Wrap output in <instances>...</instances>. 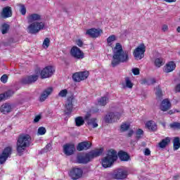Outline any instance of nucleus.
Segmentation results:
<instances>
[{"instance_id":"obj_1","label":"nucleus","mask_w":180,"mask_h":180,"mask_svg":"<svg viewBox=\"0 0 180 180\" xmlns=\"http://www.w3.org/2000/svg\"><path fill=\"white\" fill-rule=\"evenodd\" d=\"M130 60L129 51H124L120 43H117L112 48V60L111 62L112 67H117L122 63H127Z\"/></svg>"},{"instance_id":"obj_2","label":"nucleus","mask_w":180,"mask_h":180,"mask_svg":"<svg viewBox=\"0 0 180 180\" xmlns=\"http://www.w3.org/2000/svg\"><path fill=\"white\" fill-rule=\"evenodd\" d=\"M27 22L30 24L27 27V32L30 34H36L40 30H44L46 25L41 20V15L38 13H31L27 17Z\"/></svg>"},{"instance_id":"obj_3","label":"nucleus","mask_w":180,"mask_h":180,"mask_svg":"<svg viewBox=\"0 0 180 180\" xmlns=\"http://www.w3.org/2000/svg\"><path fill=\"white\" fill-rule=\"evenodd\" d=\"M32 137L29 134H21L18 136L16 143V150L18 155H23L26 148L30 146Z\"/></svg>"},{"instance_id":"obj_4","label":"nucleus","mask_w":180,"mask_h":180,"mask_svg":"<svg viewBox=\"0 0 180 180\" xmlns=\"http://www.w3.org/2000/svg\"><path fill=\"white\" fill-rule=\"evenodd\" d=\"M116 160H117V152L115 150H110L107 156L102 160V166L103 168H109V167H112Z\"/></svg>"},{"instance_id":"obj_5","label":"nucleus","mask_w":180,"mask_h":180,"mask_svg":"<svg viewBox=\"0 0 180 180\" xmlns=\"http://www.w3.org/2000/svg\"><path fill=\"white\" fill-rule=\"evenodd\" d=\"M146 53V45L141 44L136 48L133 52V56L135 60H141L144 58V53Z\"/></svg>"},{"instance_id":"obj_6","label":"nucleus","mask_w":180,"mask_h":180,"mask_svg":"<svg viewBox=\"0 0 180 180\" xmlns=\"http://www.w3.org/2000/svg\"><path fill=\"white\" fill-rule=\"evenodd\" d=\"M56 70L53 66H46L44 69L41 70L40 72V76L42 79L46 78H50L54 74Z\"/></svg>"},{"instance_id":"obj_7","label":"nucleus","mask_w":180,"mask_h":180,"mask_svg":"<svg viewBox=\"0 0 180 180\" xmlns=\"http://www.w3.org/2000/svg\"><path fill=\"white\" fill-rule=\"evenodd\" d=\"M88 77H89V72L87 70L76 72L72 75V78L76 82H81V81H85V79H86Z\"/></svg>"},{"instance_id":"obj_8","label":"nucleus","mask_w":180,"mask_h":180,"mask_svg":"<svg viewBox=\"0 0 180 180\" xmlns=\"http://www.w3.org/2000/svg\"><path fill=\"white\" fill-rule=\"evenodd\" d=\"M129 175L127 170L124 169H117L115 170L112 176L113 179H126Z\"/></svg>"},{"instance_id":"obj_9","label":"nucleus","mask_w":180,"mask_h":180,"mask_svg":"<svg viewBox=\"0 0 180 180\" xmlns=\"http://www.w3.org/2000/svg\"><path fill=\"white\" fill-rule=\"evenodd\" d=\"M122 113L120 112H110L105 117V123H113L117 122L120 119Z\"/></svg>"},{"instance_id":"obj_10","label":"nucleus","mask_w":180,"mask_h":180,"mask_svg":"<svg viewBox=\"0 0 180 180\" xmlns=\"http://www.w3.org/2000/svg\"><path fill=\"white\" fill-rule=\"evenodd\" d=\"M70 54L76 60H82L85 57L84 52L78 46H73L70 50Z\"/></svg>"},{"instance_id":"obj_11","label":"nucleus","mask_w":180,"mask_h":180,"mask_svg":"<svg viewBox=\"0 0 180 180\" xmlns=\"http://www.w3.org/2000/svg\"><path fill=\"white\" fill-rule=\"evenodd\" d=\"M12 154V147L7 146L4 148L2 153L0 155V164H4L8 157Z\"/></svg>"},{"instance_id":"obj_12","label":"nucleus","mask_w":180,"mask_h":180,"mask_svg":"<svg viewBox=\"0 0 180 180\" xmlns=\"http://www.w3.org/2000/svg\"><path fill=\"white\" fill-rule=\"evenodd\" d=\"M102 33H103V32L101 29L91 28L86 31V34H87L90 37H92L93 39H96V37H99V36H101Z\"/></svg>"},{"instance_id":"obj_13","label":"nucleus","mask_w":180,"mask_h":180,"mask_svg":"<svg viewBox=\"0 0 180 180\" xmlns=\"http://www.w3.org/2000/svg\"><path fill=\"white\" fill-rule=\"evenodd\" d=\"M83 171L80 168H73L70 172L69 175L72 179H79L82 176Z\"/></svg>"},{"instance_id":"obj_14","label":"nucleus","mask_w":180,"mask_h":180,"mask_svg":"<svg viewBox=\"0 0 180 180\" xmlns=\"http://www.w3.org/2000/svg\"><path fill=\"white\" fill-rule=\"evenodd\" d=\"M77 161L79 164H88L91 161V158L88 153H80L77 155Z\"/></svg>"},{"instance_id":"obj_15","label":"nucleus","mask_w":180,"mask_h":180,"mask_svg":"<svg viewBox=\"0 0 180 180\" xmlns=\"http://www.w3.org/2000/svg\"><path fill=\"white\" fill-rule=\"evenodd\" d=\"M90 117H91L90 114H87L84 117V120L87 122L88 126H90V127H93V129L98 127V121L96 118H90Z\"/></svg>"},{"instance_id":"obj_16","label":"nucleus","mask_w":180,"mask_h":180,"mask_svg":"<svg viewBox=\"0 0 180 180\" xmlns=\"http://www.w3.org/2000/svg\"><path fill=\"white\" fill-rule=\"evenodd\" d=\"M75 151V146L74 144L67 143L63 146V153L65 155H72Z\"/></svg>"},{"instance_id":"obj_17","label":"nucleus","mask_w":180,"mask_h":180,"mask_svg":"<svg viewBox=\"0 0 180 180\" xmlns=\"http://www.w3.org/2000/svg\"><path fill=\"white\" fill-rule=\"evenodd\" d=\"M53 87L46 88L41 94L40 101L41 102H44L45 100L53 94Z\"/></svg>"},{"instance_id":"obj_18","label":"nucleus","mask_w":180,"mask_h":180,"mask_svg":"<svg viewBox=\"0 0 180 180\" xmlns=\"http://www.w3.org/2000/svg\"><path fill=\"white\" fill-rule=\"evenodd\" d=\"M39 78V76L37 75L28 76L27 77L23 78L21 80L22 84H32L33 82H36Z\"/></svg>"},{"instance_id":"obj_19","label":"nucleus","mask_w":180,"mask_h":180,"mask_svg":"<svg viewBox=\"0 0 180 180\" xmlns=\"http://www.w3.org/2000/svg\"><path fill=\"white\" fill-rule=\"evenodd\" d=\"M92 146V143H91L89 141H83L82 143H79L77 147V151H82L84 150H89L91 147Z\"/></svg>"},{"instance_id":"obj_20","label":"nucleus","mask_w":180,"mask_h":180,"mask_svg":"<svg viewBox=\"0 0 180 180\" xmlns=\"http://www.w3.org/2000/svg\"><path fill=\"white\" fill-rule=\"evenodd\" d=\"M103 153V149H96L89 152L88 154L89 157L90 158V160H94V158H96V157H99V155H102Z\"/></svg>"},{"instance_id":"obj_21","label":"nucleus","mask_w":180,"mask_h":180,"mask_svg":"<svg viewBox=\"0 0 180 180\" xmlns=\"http://www.w3.org/2000/svg\"><path fill=\"white\" fill-rule=\"evenodd\" d=\"M175 68H176V65L175 64V62L170 61L168 63H167L164 67V71L167 73L172 72V71H174Z\"/></svg>"},{"instance_id":"obj_22","label":"nucleus","mask_w":180,"mask_h":180,"mask_svg":"<svg viewBox=\"0 0 180 180\" xmlns=\"http://www.w3.org/2000/svg\"><path fill=\"white\" fill-rule=\"evenodd\" d=\"M0 112L4 115L11 113L12 112V105L8 103L3 104L0 108Z\"/></svg>"},{"instance_id":"obj_23","label":"nucleus","mask_w":180,"mask_h":180,"mask_svg":"<svg viewBox=\"0 0 180 180\" xmlns=\"http://www.w3.org/2000/svg\"><path fill=\"white\" fill-rule=\"evenodd\" d=\"M120 85H122L123 89H126V88L131 89V88H133V82H131V80L129 77H125L124 82H122Z\"/></svg>"},{"instance_id":"obj_24","label":"nucleus","mask_w":180,"mask_h":180,"mask_svg":"<svg viewBox=\"0 0 180 180\" xmlns=\"http://www.w3.org/2000/svg\"><path fill=\"white\" fill-rule=\"evenodd\" d=\"M1 16L6 19L12 16V8L9 6L4 7L1 12Z\"/></svg>"},{"instance_id":"obj_25","label":"nucleus","mask_w":180,"mask_h":180,"mask_svg":"<svg viewBox=\"0 0 180 180\" xmlns=\"http://www.w3.org/2000/svg\"><path fill=\"white\" fill-rule=\"evenodd\" d=\"M160 109L163 112H167V110L171 109V102H169V100L168 98L164 99L162 101Z\"/></svg>"},{"instance_id":"obj_26","label":"nucleus","mask_w":180,"mask_h":180,"mask_svg":"<svg viewBox=\"0 0 180 180\" xmlns=\"http://www.w3.org/2000/svg\"><path fill=\"white\" fill-rule=\"evenodd\" d=\"M65 112L66 113H71L72 112V97L68 98L65 103Z\"/></svg>"},{"instance_id":"obj_27","label":"nucleus","mask_w":180,"mask_h":180,"mask_svg":"<svg viewBox=\"0 0 180 180\" xmlns=\"http://www.w3.org/2000/svg\"><path fill=\"white\" fill-rule=\"evenodd\" d=\"M118 157L121 161H129L130 159V156L127 153L124 152L123 150H121L118 153Z\"/></svg>"},{"instance_id":"obj_28","label":"nucleus","mask_w":180,"mask_h":180,"mask_svg":"<svg viewBox=\"0 0 180 180\" xmlns=\"http://www.w3.org/2000/svg\"><path fill=\"white\" fill-rule=\"evenodd\" d=\"M146 127L148 129V130H151L152 131H155L157 130V124L154 121H148L146 123Z\"/></svg>"},{"instance_id":"obj_29","label":"nucleus","mask_w":180,"mask_h":180,"mask_svg":"<svg viewBox=\"0 0 180 180\" xmlns=\"http://www.w3.org/2000/svg\"><path fill=\"white\" fill-rule=\"evenodd\" d=\"M171 143V138L166 137L165 139H162L160 143H159V147L160 148H165L168 144Z\"/></svg>"},{"instance_id":"obj_30","label":"nucleus","mask_w":180,"mask_h":180,"mask_svg":"<svg viewBox=\"0 0 180 180\" xmlns=\"http://www.w3.org/2000/svg\"><path fill=\"white\" fill-rule=\"evenodd\" d=\"M108 103H109V98L107 96H103L98 100V104L100 105V106H106Z\"/></svg>"},{"instance_id":"obj_31","label":"nucleus","mask_w":180,"mask_h":180,"mask_svg":"<svg viewBox=\"0 0 180 180\" xmlns=\"http://www.w3.org/2000/svg\"><path fill=\"white\" fill-rule=\"evenodd\" d=\"M75 124L77 127H81L85 124V120L82 117H77L75 120Z\"/></svg>"},{"instance_id":"obj_32","label":"nucleus","mask_w":180,"mask_h":180,"mask_svg":"<svg viewBox=\"0 0 180 180\" xmlns=\"http://www.w3.org/2000/svg\"><path fill=\"white\" fill-rule=\"evenodd\" d=\"M173 146H174V150H179V148H180V139H179V137H178V136L174 137V139L173 140Z\"/></svg>"},{"instance_id":"obj_33","label":"nucleus","mask_w":180,"mask_h":180,"mask_svg":"<svg viewBox=\"0 0 180 180\" xmlns=\"http://www.w3.org/2000/svg\"><path fill=\"white\" fill-rule=\"evenodd\" d=\"M114 41H116V36L115 35H111L107 38V44L110 47H112Z\"/></svg>"},{"instance_id":"obj_34","label":"nucleus","mask_w":180,"mask_h":180,"mask_svg":"<svg viewBox=\"0 0 180 180\" xmlns=\"http://www.w3.org/2000/svg\"><path fill=\"white\" fill-rule=\"evenodd\" d=\"M154 64L155 67L160 68V67H162V65H164V59H162V58H156L155 59Z\"/></svg>"},{"instance_id":"obj_35","label":"nucleus","mask_w":180,"mask_h":180,"mask_svg":"<svg viewBox=\"0 0 180 180\" xmlns=\"http://www.w3.org/2000/svg\"><path fill=\"white\" fill-rule=\"evenodd\" d=\"M143 84H145V85H153V84H155V79H144L143 80Z\"/></svg>"},{"instance_id":"obj_36","label":"nucleus","mask_w":180,"mask_h":180,"mask_svg":"<svg viewBox=\"0 0 180 180\" xmlns=\"http://www.w3.org/2000/svg\"><path fill=\"white\" fill-rule=\"evenodd\" d=\"M67 95H68V90H67V89H64L61 90L58 94V96L59 98H66Z\"/></svg>"},{"instance_id":"obj_37","label":"nucleus","mask_w":180,"mask_h":180,"mask_svg":"<svg viewBox=\"0 0 180 180\" xmlns=\"http://www.w3.org/2000/svg\"><path fill=\"white\" fill-rule=\"evenodd\" d=\"M47 130L44 128V127H41L37 130L38 136H44V134L46 133Z\"/></svg>"},{"instance_id":"obj_38","label":"nucleus","mask_w":180,"mask_h":180,"mask_svg":"<svg viewBox=\"0 0 180 180\" xmlns=\"http://www.w3.org/2000/svg\"><path fill=\"white\" fill-rule=\"evenodd\" d=\"M9 30V25L8 24H4L1 27V32L2 34H6V33H8V31Z\"/></svg>"},{"instance_id":"obj_39","label":"nucleus","mask_w":180,"mask_h":180,"mask_svg":"<svg viewBox=\"0 0 180 180\" xmlns=\"http://www.w3.org/2000/svg\"><path fill=\"white\" fill-rule=\"evenodd\" d=\"M143 134H144V131H143V129H139L136 131V139L138 140H140V139H141V136H143Z\"/></svg>"},{"instance_id":"obj_40","label":"nucleus","mask_w":180,"mask_h":180,"mask_svg":"<svg viewBox=\"0 0 180 180\" xmlns=\"http://www.w3.org/2000/svg\"><path fill=\"white\" fill-rule=\"evenodd\" d=\"M171 129L180 130V122H173L169 124Z\"/></svg>"},{"instance_id":"obj_41","label":"nucleus","mask_w":180,"mask_h":180,"mask_svg":"<svg viewBox=\"0 0 180 180\" xmlns=\"http://www.w3.org/2000/svg\"><path fill=\"white\" fill-rule=\"evenodd\" d=\"M42 46H43L44 49H49V46H50V39L46 38L44 40Z\"/></svg>"},{"instance_id":"obj_42","label":"nucleus","mask_w":180,"mask_h":180,"mask_svg":"<svg viewBox=\"0 0 180 180\" xmlns=\"http://www.w3.org/2000/svg\"><path fill=\"white\" fill-rule=\"evenodd\" d=\"M18 6L20 7V12L21 15H26V7L23 4H19Z\"/></svg>"},{"instance_id":"obj_43","label":"nucleus","mask_w":180,"mask_h":180,"mask_svg":"<svg viewBox=\"0 0 180 180\" xmlns=\"http://www.w3.org/2000/svg\"><path fill=\"white\" fill-rule=\"evenodd\" d=\"M130 125L129 124H122L121 125V131H126L129 130Z\"/></svg>"},{"instance_id":"obj_44","label":"nucleus","mask_w":180,"mask_h":180,"mask_svg":"<svg viewBox=\"0 0 180 180\" xmlns=\"http://www.w3.org/2000/svg\"><path fill=\"white\" fill-rule=\"evenodd\" d=\"M49 151H51V144L49 143L46 146V147L41 150V153H49Z\"/></svg>"},{"instance_id":"obj_45","label":"nucleus","mask_w":180,"mask_h":180,"mask_svg":"<svg viewBox=\"0 0 180 180\" xmlns=\"http://www.w3.org/2000/svg\"><path fill=\"white\" fill-rule=\"evenodd\" d=\"M155 90H156L155 94L157 96H158V98H161L162 96V91H161L160 86L156 87Z\"/></svg>"},{"instance_id":"obj_46","label":"nucleus","mask_w":180,"mask_h":180,"mask_svg":"<svg viewBox=\"0 0 180 180\" xmlns=\"http://www.w3.org/2000/svg\"><path fill=\"white\" fill-rule=\"evenodd\" d=\"M15 94V91L13 90H8L7 91L4 95L6 96V99H8V98H10V96H12Z\"/></svg>"},{"instance_id":"obj_47","label":"nucleus","mask_w":180,"mask_h":180,"mask_svg":"<svg viewBox=\"0 0 180 180\" xmlns=\"http://www.w3.org/2000/svg\"><path fill=\"white\" fill-rule=\"evenodd\" d=\"M1 81L4 84H6V82H8V75H2L1 77Z\"/></svg>"},{"instance_id":"obj_48","label":"nucleus","mask_w":180,"mask_h":180,"mask_svg":"<svg viewBox=\"0 0 180 180\" xmlns=\"http://www.w3.org/2000/svg\"><path fill=\"white\" fill-rule=\"evenodd\" d=\"M76 44L79 47H82V46H84V42L81 39H77L76 40Z\"/></svg>"},{"instance_id":"obj_49","label":"nucleus","mask_w":180,"mask_h":180,"mask_svg":"<svg viewBox=\"0 0 180 180\" xmlns=\"http://www.w3.org/2000/svg\"><path fill=\"white\" fill-rule=\"evenodd\" d=\"M132 72L134 75H139V74H140V70H139V68H133Z\"/></svg>"},{"instance_id":"obj_50","label":"nucleus","mask_w":180,"mask_h":180,"mask_svg":"<svg viewBox=\"0 0 180 180\" xmlns=\"http://www.w3.org/2000/svg\"><path fill=\"white\" fill-rule=\"evenodd\" d=\"M40 119H41V115H38L37 116H35L34 119V123H37L40 121Z\"/></svg>"},{"instance_id":"obj_51","label":"nucleus","mask_w":180,"mask_h":180,"mask_svg":"<svg viewBox=\"0 0 180 180\" xmlns=\"http://www.w3.org/2000/svg\"><path fill=\"white\" fill-rule=\"evenodd\" d=\"M143 153H144V155H146V156L150 155L151 150H150V149H148V148H146Z\"/></svg>"},{"instance_id":"obj_52","label":"nucleus","mask_w":180,"mask_h":180,"mask_svg":"<svg viewBox=\"0 0 180 180\" xmlns=\"http://www.w3.org/2000/svg\"><path fill=\"white\" fill-rule=\"evenodd\" d=\"M162 30L163 32H168V25L165 24L162 25Z\"/></svg>"},{"instance_id":"obj_53","label":"nucleus","mask_w":180,"mask_h":180,"mask_svg":"<svg viewBox=\"0 0 180 180\" xmlns=\"http://www.w3.org/2000/svg\"><path fill=\"white\" fill-rule=\"evenodd\" d=\"M5 99H6L5 94H0V102H2V101H5Z\"/></svg>"},{"instance_id":"obj_54","label":"nucleus","mask_w":180,"mask_h":180,"mask_svg":"<svg viewBox=\"0 0 180 180\" xmlns=\"http://www.w3.org/2000/svg\"><path fill=\"white\" fill-rule=\"evenodd\" d=\"M134 133V131L130 130V131H129V133H128L129 137H131V136H133Z\"/></svg>"},{"instance_id":"obj_55","label":"nucleus","mask_w":180,"mask_h":180,"mask_svg":"<svg viewBox=\"0 0 180 180\" xmlns=\"http://www.w3.org/2000/svg\"><path fill=\"white\" fill-rule=\"evenodd\" d=\"M176 91H177L178 92H180V84H178L176 87Z\"/></svg>"},{"instance_id":"obj_56","label":"nucleus","mask_w":180,"mask_h":180,"mask_svg":"<svg viewBox=\"0 0 180 180\" xmlns=\"http://www.w3.org/2000/svg\"><path fill=\"white\" fill-rule=\"evenodd\" d=\"M92 112H94V113H98V112H99V109L92 110Z\"/></svg>"},{"instance_id":"obj_57","label":"nucleus","mask_w":180,"mask_h":180,"mask_svg":"<svg viewBox=\"0 0 180 180\" xmlns=\"http://www.w3.org/2000/svg\"><path fill=\"white\" fill-rule=\"evenodd\" d=\"M174 112H176V110H174V111L170 110L169 113V115H172Z\"/></svg>"},{"instance_id":"obj_58","label":"nucleus","mask_w":180,"mask_h":180,"mask_svg":"<svg viewBox=\"0 0 180 180\" xmlns=\"http://www.w3.org/2000/svg\"><path fill=\"white\" fill-rule=\"evenodd\" d=\"M176 31L178 32V33H180V27H177Z\"/></svg>"},{"instance_id":"obj_59","label":"nucleus","mask_w":180,"mask_h":180,"mask_svg":"<svg viewBox=\"0 0 180 180\" xmlns=\"http://www.w3.org/2000/svg\"><path fill=\"white\" fill-rule=\"evenodd\" d=\"M174 179H178V176H174Z\"/></svg>"},{"instance_id":"obj_60","label":"nucleus","mask_w":180,"mask_h":180,"mask_svg":"<svg viewBox=\"0 0 180 180\" xmlns=\"http://www.w3.org/2000/svg\"><path fill=\"white\" fill-rule=\"evenodd\" d=\"M1 1H6V0H1Z\"/></svg>"}]
</instances>
